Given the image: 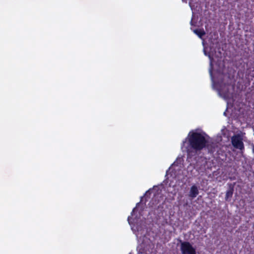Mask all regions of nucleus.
I'll return each instance as SVG.
<instances>
[{"label":"nucleus","mask_w":254,"mask_h":254,"mask_svg":"<svg viewBox=\"0 0 254 254\" xmlns=\"http://www.w3.org/2000/svg\"><path fill=\"white\" fill-rule=\"evenodd\" d=\"M208 138V135L201 130H192L183 141V145L187 144L186 148L188 155L193 156L199 154L203 149H205L207 139Z\"/></svg>","instance_id":"obj_1"},{"label":"nucleus","mask_w":254,"mask_h":254,"mask_svg":"<svg viewBox=\"0 0 254 254\" xmlns=\"http://www.w3.org/2000/svg\"><path fill=\"white\" fill-rule=\"evenodd\" d=\"M180 243V250L182 254H196V250L189 242L178 240Z\"/></svg>","instance_id":"obj_2"},{"label":"nucleus","mask_w":254,"mask_h":254,"mask_svg":"<svg viewBox=\"0 0 254 254\" xmlns=\"http://www.w3.org/2000/svg\"><path fill=\"white\" fill-rule=\"evenodd\" d=\"M231 142L232 145L236 149L243 151L244 149V144L243 142L242 136L237 134L233 135L231 137Z\"/></svg>","instance_id":"obj_3"},{"label":"nucleus","mask_w":254,"mask_h":254,"mask_svg":"<svg viewBox=\"0 0 254 254\" xmlns=\"http://www.w3.org/2000/svg\"><path fill=\"white\" fill-rule=\"evenodd\" d=\"M217 146V144L216 143L210 142L209 141V138L207 139V143L206 145V148L208 152L210 153H213L215 151V148Z\"/></svg>","instance_id":"obj_4"},{"label":"nucleus","mask_w":254,"mask_h":254,"mask_svg":"<svg viewBox=\"0 0 254 254\" xmlns=\"http://www.w3.org/2000/svg\"><path fill=\"white\" fill-rule=\"evenodd\" d=\"M199 193L198 188L195 185H193L191 188L189 193V196L191 198H195Z\"/></svg>","instance_id":"obj_5"},{"label":"nucleus","mask_w":254,"mask_h":254,"mask_svg":"<svg viewBox=\"0 0 254 254\" xmlns=\"http://www.w3.org/2000/svg\"><path fill=\"white\" fill-rule=\"evenodd\" d=\"M234 191V187L233 186H230L229 187V190L227 191L225 196V200L227 201H229L231 199V198L232 196L233 193Z\"/></svg>","instance_id":"obj_6"},{"label":"nucleus","mask_w":254,"mask_h":254,"mask_svg":"<svg viewBox=\"0 0 254 254\" xmlns=\"http://www.w3.org/2000/svg\"><path fill=\"white\" fill-rule=\"evenodd\" d=\"M206 164V161H205L204 162L201 164L200 165L199 163L198 162L196 163V170L200 172H203L205 170V166Z\"/></svg>","instance_id":"obj_7"},{"label":"nucleus","mask_w":254,"mask_h":254,"mask_svg":"<svg viewBox=\"0 0 254 254\" xmlns=\"http://www.w3.org/2000/svg\"><path fill=\"white\" fill-rule=\"evenodd\" d=\"M193 32L201 39H202V37L205 34V32L203 30L195 29L193 30Z\"/></svg>","instance_id":"obj_8"},{"label":"nucleus","mask_w":254,"mask_h":254,"mask_svg":"<svg viewBox=\"0 0 254 254\" xmlns=\"http://www.w3.org/2000/svg\"><path fill=\"white\" fill-rule=\"evenodd\" d=\"M252 150H253V152L254 153V144H253L252 145Z\"/></svg>","instance_id":"obj_9"},{"label":"nucleus","mask_w":254,"mask_h":254,"mask_svg":"<svg viewBox=\"0 0 254 254\" xmlns=\"http://www.w3.org/2000/svg\"><path fill=\"white\" fill-rule=\"evenodd\" d=\"M204 54H205V55H207V53H206V51H205V50H204Z\"/></svg>","instance_id":"obj_10"}]
</instances>
